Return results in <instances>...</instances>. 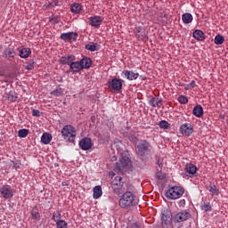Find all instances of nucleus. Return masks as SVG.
<instances>
[{"label":"nucleus","mask_w":228,"mask_h":228,"mask_svg":"<svg viewBox=\"0 0 228 228\" xmlns=\"http://www.w3.org/2000/svg\"><path fill=\"white\" fill-rule=\"evenodd\" d=\"M149 104L150 106H152V108H161V106H163V99L151 97L149 100Z\"/></svg>","instance_id":"obj_17"},{"label":"nucleus","mask_w":228,"mask_h":228,"mask_svg":"<svg viewBox=\"0 0 228 228\" xmlns=\"http://www.w3.org/2000/svg\"><path fill=\"white\" fill-rule=\"evenodd\" d=\"M177 101L180 102V104H188V97L185 95L178 96Z\"/></svg>","instance_id":"obj_40"},{"label":"nucleus","mask_w":228,"mask_h":228,"mask_svg":"<svg viewBox=\"0 0 228 228\" xmlns=\"http://www.w3.org/2000/svg\"><path fill=\"white\" fill-rule=\"evenodd\" d=\"M121 76H124L128 81H134L140 77L139 73H134V71L125 69L122 71Z\"/></svg>","instance_id":"obj_14"},{"label":"nucleus","mask_w":228,"mask_h":228,"mask_svg":"<svg viewBox=\"0 0 228 228\" xmlns=\"http://www.w3.org/2000/svg\"><path fill=\"white\" fill-rule=\"evenodd\" d=\"M13 188H12V186L10 185H3L2 187H0V193L3 199H12L13 197Z\"/></svg>","instance_id":"obj_7"},{"label":"nucleus","mask_w":228,"mask_h":228,"mask_svg":"<svg viewBox=\"0 0 228 228\" xmlns=\"http://www.w3.org/2000/svg\"><path fill=\"white\" fill-rule=\"evenodd\" d=\"M50 22H53L54 24H58V22H60V19L58 18V16H53L50 20Z\"/></svg>","instance_id":"obj_45"},{"label":"nucleus","mask_w":228,"mask_h":228,"mask_svg":"<svg viewBox=\"0 0 228 228\" xmlns=\"http://www.w3.org/2000/svg\"><path fill=\"white\" fill-rule=\"evenodd\" d=\"M192 37L193 38H195V40H198L199 42H203V40H206V35L200 29H196L192 33Z\"/></svg>","instance_id":"obj_21"},{"label":"nucleus","mask_w":228,"mask_h":228,"mask_svg":"<svg viewBox=\"0 0 228 228\" xmlns=\"http://www.w3.org/2000/svg\"><path fill=\"white\" fill-rule=\"evenodd\" d=\"M41 112L38 110H33L32 111V117H40Z\"/></svg>","instance_id":"obj_46"},{"label":"nucleus","mask_w":228,"mask_h":228,"mask_svg":"<svg viewBox=\"0 0 228 228\" xmlns=\"http://www.w3.org/2000/svg\"><path fill=\"white\" fill-rule=\"evenodd\" d=\"M20 58H22L23 60H26V58H29L31 56V49L30 48H22L20 50Z\"/></svg>","instance_id":"obj_26"},{"label":"nucleus","mask_w":228,"mask_h":228,"mask_svg":"<svg viewBox=\"0 0 228 228\" xmlns=\"http://www.w3.org/2000/svg\"><path fill=\"white\" fill-rule=\"evenodd\" d=\"M51 95H53L54 97H61V95H63V90L61 88H57L51 92Z\"/></svg>","instance_id":"obj_38"},{"label":"nucleus","mask_w":228,"mask_h":228,"mask_svg":"<svg viewBox=\"0 0 228 228\" xmlns=\"http://www.w3.org/2000/svg\"><path fill=\"white\" fill-rule=\"evenodd\" d=\"M56 227L57 228H68L69 224L65 220L61 219V221L56 223Z\"/></svg>","instance_id":"obj_39"},{"label":"nucleus","mask_w":228,"mask_h":228,"mask_svg":"<svg viewBox=\"0 0 228 228\" xmlns=\"http://www.w3.org/2000/svg\"><path fill=\"white\" fill-rule=\"evenodd\" d=\"M93 61L92 59L88 57H84L82 60H80V65L83 69H90L92 67Z\"/></svg>","instance_id":"obj_23"},{"label":"nucleus","mask_w":228,"mask_h":228,"mask_svg":"<svg viewBox=\"0 0 228 228\" xmlns=\"http://www.w3.org/2000/svg\"><path fill=\"white\" fill-rule=\"evenodd\" d=\"M85 49L91 53H95V51H99L101 49V45H99V43L90 42L85 45Z\"/></svg>","instance_id":"obj_18"},{"label":"nucleus","mask_w":228,"mask_h":228,"mask_svg":"<svg viewBox=\"0 0 228 228\" xmlns=\"http://www.w3.org/2000/svg\"><path fill=\"white\" fill-rule=\"evenodd\" d=\"M28 134H29V130L23 128V129H20L18 131V136L19 138H26V136H28Z\"/></svg>","instance_id":"obj_34"},{"label":"nucleus","mask_w":228,"mask_h":228,"mask_svg":"<svg viewBox=\"0 0 228 228\" xmlns=\"http://www.w3.org/2000/svg\"><path fill=\"white\" fill-rule=\"evenodd\" d=\"M82 11L83 5H81V4L75 3L70 5V12L72 13H81Z\"/></svg>","instance_id":"obj_28"},{"label":"nucleus","mask_w":228,"mask_h":228,"mask_svg":"<svg viewBox=\"0 0 228 228\" xmlns=\"http://www.w3.org/2000/svg\"><path fill=\"white\" fill-rule=\"evenodd\" d=\"M160 129H170V123L167 120H162L159 123Z\"/></svg>","instance_id":"obj_37"},{"label":"nucleus","mask_w":228,"mask_h":228,"mask_svg":"<svg viewBox=\"0 0 228 228\" xmlns=\"http://www.w3.org/2000/svg\"><path fill=\"white\" fill-rule=\"evenodd\" d=\"M61 133L63 140L66 142H70V143H74V142H76L77 132L76 131V127H74L72 125L64 126Z\"/></svg>","instance_id":"obj_3"},{"label":"nucleus","mask_w":228,"mask_h":228,"mask_svg":"<svg viewBox=\"0 0 228 228\" xmlns=\"http://www.w3.org/2000/svg\"><path fill=\"white\" fill-rule=\"evenodd\" d=\"M183 24H191L193 22V15L190 12H185L182 15Z\"/></svg>","instance_id":"obj_25"},{"label":"nucleus","mask_w":228,"mask_h":228,"mask_svg":"<svg viewBox=\"0 0 228 228\" xmlns=\"http://www.w3.org/2000/svg\"><path fill=\"white\" fill-rule=\"evenodd\" d=\"M102 197V187L101 185H97L93 190V198L97 200Z\"/></svg>","instance_id":"obj_27"},{"label":"nucleus","mask_w":228,"mask_h":228,"mask_svg":"<svg viewBox=\"0 0 228 228\" xmlns=\"http://www.w3.org/2000/svg\"><path fill=\"white\" fill-rule=\"evenodd\" d=\"M184 195V188L181 186H173L169 188L166 192V197L171 200L181 199Z\"/></svg>","instance_id":"obj_4"},{"label":"nucleus","mask_w":228,"mask_h":228,"mask_svg":"<svg viewBox=\"0 0 228 228\" xmlns=\"http://www.w3.org/2000/svg\"><path fill=\"white\" fill-rule=\"evenodd\" d=\"M14 168H19V166H17V164H14Z\"/></svg>","instance_id":"obj_50"},{"label":"nucleus","mask_w":228,"mask_h":228,"mask_svg":"<svg viewBox=\"0 0 228 228\" xmlns=\"http://www.w3.org/2000/svg\"><path fill=\"white\" fill-rule=\"evenodd\" d=\"M201 209H202V211H211V204H209V203H204V204L201 206Z\"/></svg>","instance_id":"obj_43"},{"label":"nucleus","mask_w":228,"mask_h":228,"mask_svg":"<svg viewBox=\"0 0 228 228\" xmlns=\"http://www.w3.org/2000/svg\"><path fill=\"white\" fill-rule=\"evenodd\" d=\"M161 220L166 224H170L172 221V212L167 208L163 209L161 212Z\"/></svg>","instance_id":"obj_16"},{"label":"nucleus","mask_w":228,"mask_h":228,"mask_svg":"<svg viewBox=\"0 0 228 228\" xmlns=\"http://www.w3.org/2000/svg\"><path fill=\"white\" fill-rule=\"evenodd\" d=\"M185 170L187 173H189L191 175H195L197 174V166L190 163L185 166Z\"/></svg>","instance_id":"obj_29"},{"label":"nucleus","mask_w":228,"mask_h":228,"mask_svg":"<svg viewBox=\"0 0 228 228\" xmlns=\"http://www.w3.org/2000/svg\"><path fill=\"white\" fill-rule=\"evenodd\" d=\"M5 99H8L11 102H13L15 101V96L13 95V94H6L5 95Z\"/></svg>","instance_id":"obj_44"},{"label":"nucleus","mask_w":228,"mask_h":228,"mask_svg":"<svg viewBox=\"0 0 228 228\" xmlns=\"http://www.w3.org/2000/svg\"><path fill=\"white\" fill-rule=\"evenodd\" d=\"M208 191L212 194V196L220 195V190L216 188V185L210 183L208 187Z\"/></svg>","instance_id":"obj_31"},{"label":"nucleus","mask_w":228,"mask_h":228,"mask_svg":"<svg viewBox=\"0 0 228 228\" xmlns=\"http://www.w3.org/2000/svg\"><path fill=\"white\" fill-rule=\"evenodd\" d=\"M179 131L183 136H191L193 134V126L190 123L183 124L181 125Z\"/></svg>","instance_id":"obj_8"},{"label":"nucleus","mask_w":228,"mask_h":228,"mask_svg":"<svg viewBox=\"0 0 228 228\" xmlns=\"http://www.w3.org/2000/svg\"><path fill=\"white\" fill-rule=\"evenodd\" d=\"M131 167V159H129V152L123 151L119 160L114 166L115 172L124 174Z\"/></svg>","instance_id":"obj_2"},{"label":"nucleus","mask_w":228,"mask_h":228,"mask_svg":"<svg viewBox=\"0 0 228 228\" xmlns=\"http://www.w3.org/2000/svg\"><path fill=\"white\" fill-rule=\"evenodd\" d=\"M78 145L82 151H90L92 149V139L85 137L79 142Z\"/></svg>","instance_id":"obj_15"},{"label":"nucleus","mask_w":228,"mask_h":228,"mask_svg":"<svg viewBox=\"0 0 228 228\" xmlns=\"http://www.w3.org/2000/svg\"><path fill=\"white\" fill-rule=\"evenodd\" d=\"M123 191L124 193L118 200V206L121 209H131V208L138 206V199L134 196V193H133L132 185H126V188L123 187Z\"/></svg>","instance_id":"obj_1"},{"label":"nucleus","mask_w":228,"mask_h":228,"mask_svg":"<svg viewBox=\"0 0 228 228\" xmlns=\"http://www.w3.org/2000/svg\"><path fill=\"white\" fill-rule=\"evenodd\" d=\"M4 58H13L15 56V50L13 48H6L3 52Z\"/></svg>","instance_id":"obj_30"},{"label":"nucleus","mask_w":228,"mask_h":228,"mask_svg":"<svg viewBox=\"0 0 228 228\" xmlns=\"http://www.w3.org/2000/svg\"><path fill=\"white\" fill-rule=\"evenodd\" d=\"M89 22H90V25L93 27V28H100L101 27V24H102V21L104 20V18H102V16H91L89 19H88Z\"/></svg>","instance_id":"obj_11"},{"label":"nucleus","mask_w":228,"mask_h":228,"mask_svg":"<svg viewBox=\"0 0 228 228\" xmlns=\"http://www.w3.org/2000/svg\"><path fill=\"white\" fill-rule=\"evenodd\" d=\"M132 228H140V225H138L137 224H134L132 225Z\"/></svg>","instance_id":"obj_49"},{"label":"nucleus","mask_w":228,"mask_h":228,"mask_svg":"<svg viewBox=\"0 0 228 228\" xmlns=\"http://www.w3.org/2000/svg\"><path fill=\"white\" fill-rule=\"evenodd\" d=\"M195 86H197V84L195 83V80H192L190 84L185 85L184 90H192Z\"/></svg>","instance_id":"obj_42"},{"label":"nucleus","mask_w":228,"mask_h":228,"mask_svg":"<svg viewBox=\"0 0 228 228\" xmlns=\"http://www.w3.org/2000/svg\"><path fill=\"white\" fill-rule=\"evenodd\" d=\"M27 65L25 66L26 70H33L35 69V61H29L26 62Z\"/></svg>","instance_id":"obj_41"},{"label":"nucleus","mask_w":228,"mask_h":228,"mask_svg":"<svg viewBox=\"0 0 228 228\" xmlns=\"http://www.w3.org/2000/svg\"><path fill=\"white\" fill-rule=\"evenodd\" d=\"M53 141V135L49 133H45L41 136V142L44 143V145H49L51 142Z\"/></svg>","instance_id":"obj_24"},{"label":"nucleus","mask_w":228,"mask_h":228,"mask_svg":"<svg viewBox=\"0 0 228 228\" xmlns=\"http://www.w3.org/2000/svg\"><path fill=\"white\" fill-rule=\"evenodd\" d=\"M58 0H53V2H52V6H58Z\"/></svg>","instance_id":"obj_48"},{"label":"nucleus","mask_w":228,"mask_h":228,"mask_svg":"<svg viewBox=\"0 0 228 228\" xmlns=\"http://www.w3.org/2000/svg\"><path fill=\"white\" fill-rule=\"evenodd\" d=\"M124 186V182L122 181L121 176H116L114 180L111 182V188L114 190V193L119 195L118 190Z\"/></svg>","instance_id":"obj_10"},{"label":"nucleus","mask_w":228,"mask_h":228,"mask_svg":"<svg viewBox=\"0 0 228 228\" xmlns=\"http://www.w3.org/2000/svg\"><path fill=\"white\" fill-rule=\"evenodd\" d=\"M191 218V213L190 211L181 210L174 216L173 220L175 224H181V222H186V220H190Z\"/></svg>","instance_id":"obj_5"},{"label":"nucleus","mask_w":228,"mask_h":228,"mask_svg":"<svg viewBox=\"0 0 228 228\" xmlns=\"http://www.w3.org/2000/svg\"><path fill=\"white\" fill-rule=\"evenodd\" d=\"M192 115H194V117H197V118H202V116L204 115V108H202V105H196L192 110Z\"/></svg>","instance_id":"obj_19"},{"label":"nucleus","mask_w":228,"mask_h":228,"mask_svg":"<svg viewBox=\"0 0 228 228\" xmlns=\"http://www.w3.org/2000/svg\"><path fill=\"white\" fill-rule=\"evenodd\" d=\"M52 220H53V222H55V224H57L58 222L61 221V213H60V212H53V216H52Z\"/></svg>","instance_id":"obj_35"},{"label":"nucleus","mask_w":228,"mask_h":228,"mask_svg":"<svg viewBox=\"0 0 228 228\" xmlns=\"http://www.w3.org/2000/svg\"><path fill=\"white\" fill-rule=\"evenodd\" d=\"M134 33L138 40H145V38H147V33L145 32V28H143V27L142 26L135 27L134 29Z\"/></svg>","instance_id":"obj_12"},{"label":"nucleus","mask_w":228,"mask_h":228,"mask_svg":"<svg viewBox=\"0 0 228 228\" xmlns=\"http://www.w3.org/2000/svg\"><path fill=\"white\" fill-rule=\"evenodd\" d=\"M60 61L62 65H69L70 66V63H72L73 61H76V56H74V55L63 56L61 58Z\"/></svg>","instance_id":"obj_22"},{"label":"nucleus","mask_w":228,"mask_h":228,"mask_svg":"<svg viewBox=\"0 0 228 228\" xmlns=\"http://www.w3.org/2000/svg\"><path fill=\"white\" fill-rule=\"evenodd\" d=\"M60 38L61 40H64V42H70V40H73L74 42H76V40H77V33L76 32L62 33Z\"/></svg>","instance_id":"obj_13"},{"label":"nucleus","mask_w":228,"mask_h":228,"mask_svg":"<svg viewBox=\"0 0 228 228\" xmlns=\"http://www.w3.org/2000/svg\"><path fill=\"white\" fill-rule=\"evenodd\" d=\"M179 208H184L186 206V200H180L178 202Z\"/></svg>","instance_id":"obj_47"},{"label":"nucleus","mask_w":228,"mask_h":228,"mask_svg":"<svg viewBox=\"0 0 228 228\" xmlns=\"http://www.w3.org/2000/svg\"><path fill=\"white\" fill-rule=\"evenodd\" d=\"M137 151L140 156H145L147 152H151V144L147 141H143L137 145Z\"/></svg>","instance_id":"obj_9"},{"label":"nucleus","mask_w":228,"mask_h":228,"mask_svg":"<svg viewBox=\"0 0 228 228\" xmlns=\"http://www.w3.org/2000/svg\"><path fill=\"white\" fill-rule=\"evenodd\" d=\"M216 45H222V44H224V42H225V37H224V36L222 35H217L215 37V40H214Z\"/></svg>","instance_id":"obj_32"},{"label":"nucleus","mask_w":228,"mask_h":228,"mask_svg":"<svg viewBox=\"0 0 228 228\" xmlns=\"http://www.w3.org/2000/svg\"><path fill=\"white\" fill-rule=\"evenodd\" d=\"M31 216H32L33 220H40V213L38 212V208L32 209Z\"/></svg>","instance_id":"obj_36"},{"label":"nucleus","mask_w":228,"mask_h":228,"mask_svg":"<svg viewBox=\"0 0 228 228\" xmlns=\"http://www.w3.org/2000/svg\"><path fill=\"white\" fill-rule=\"evenodd\" d=\"M158 165H159V167L157 168V170L159 172H157L156 177H157V179H159V180L165 179V174L161 172L163 165H161L159 163H158Z\"/></svg>","instance_id":"obj_33"},{"label":"nucleus","mask_w":228,"mask_h":228,"mask_svg":"<svg viewBox=\"0 0 228 228\" xmlns=\"http://www.w3.org/2000/svg\"><path fill=\"white\" fill-rule=\"evenodd\" d=\"M122 83H124V80L115 77L108 82V87L115 92H120L122 90Z\"/></svg>","instance_id":"obj_6"},{"label":"nucleus","mask_w":228,"mask_h":228,"mask_svg":"<svg viewBox=\"0 0 228 228\" xmlns=\"http://www.w3.org/2000/svg\"><path fill=\"white\" fill-rule=\"evenodd\" d=\"M69 70H71V72H81V70H83L81 62L73 61L69 65Z\"/></svg>","instance_id":"obj_20"}]
</instances>
